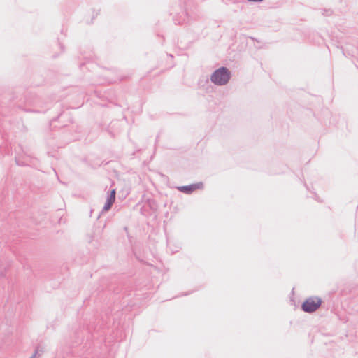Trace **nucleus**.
<instances>
[{
    "label": "nucleus",
    "instance_id": "nucleus-1",
    "mask_svg": "<svg viewBox=\"0 0 358 358\" xmlns=\"http://www.w3.org/2000/svg\"><path fill=\"white\" fill-rule=\"evenodd\" d=\"M231 78V73L227 67L216 69L210 76V81L215 85L222 86L227 84Z\"/></svg>",
    "mask_w": 358,
    "mask_h": 358
},
{
    "label": "nucleus",
    "instance_id": "nucleus-2",
    "mask_svg": "<svg viewBox=\"0 0 358 358\" xmlns=\"http://www.w3.org/2000/svg\"><path fill=\"white\" fill-rule=\"evenodd\" d=\"M322 300L319 297H310L301 305V309L308 313L316 311L321 306Z\"/></svg>",
    "mask_w": 358,
    "mask_h": 358
},
{
    "label": "nucleus",
    "instance_id": "nucleus-3",
    "mask_svg": "<svg viewBox=\"0 0 358 358\" xmlns=\"http://www.w3.org/2000/svg\"><path fill=\"white\" fill-rule=\"evenodd\" d=\"M115 195H116V190L115 189H113L110 191V194H108V196L107 197V201H106V202L103 208V210H102L103 212H106L110 209L112 205L113 204V203L115 201Z\"/></svg>",
    "mask_w": 358,
    "mask_h": 358
},
{
    "label": "nucleus",
    "instance_id": "nucleus-4",
    "mask_svg": "<svg viewBox=\"0 0 358 358\" xmlns=\"http://www.w3.org/2000/svg\"><path fill=\"white\" fill-rule=\"evenodd\" d=\"M202 185H203V184L201 182H200V183L192 184V185H187V186L178 187V189L183 193L190 194L195 189L200 188V187H201Z\"/></svg>",
    "mask_w": 358,
    "mask_h": 358
},
{
    "label": "nucleus",
    "instance_id": "nucleus-5",
    "mask_svg": "<svg viewBox=\"0 0 358 358\" xmlns=\"http://www.w3.org/2000/svg\"><path fill=\"white\" fill-rule=\"evenodd\" d=\"M43 352V351L42 349L40 350L39 348H37L35 350L34 354L33 355H35V357H36L37 355H41Z\"/></svg>",
    "mask_w": 358,
    "mask_h": 358
},
{
    "label": "nucleus",
    "instance_id": "nucleus-6",
    "mask_svg": "<svg viewBox=\"0 0 358 358\" xmlns=\"http://www.w3.org/2000/svg\"><path fill=\"white\" fill-rule=\"evenodd\" d=\"M15 162L17 163V165H20V166H24L25 165V164L24 162H20L19 159L15 157Z\"/></svg>",
    "mask_w": 358,
    "mask_h": 358
},
{
    "label": "nucleus",
    "instance_id": "nucleus-7",
    "mask_svg": "<svg viewBox=\"0 0 358 358\" xmlns=\"http://www.w3.org/2000/svg\"><path fill=\"white\" fill-rule=\"evenodd\" d=\"M248 1H253V2H262L264 0H247Z\"/></svg>",
    "mask_w": 358,
    "mask_h": 358
},
{
    "label": "nucleus",
    "instance_id": "nucleus-8",
    "mask_svg": "<svg viewBox=\"0 0 358 358\" xmlns=\"http://www.w3.org/2000/svg\"><path fill=\"white\" fill-rule=\"evenodd\" d=\"M30 358H35V355H32Z\"/></svg>",
    "mask_w": 358,
    "mask_h": 358
}]
</instances>
